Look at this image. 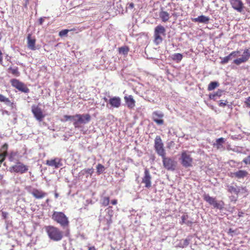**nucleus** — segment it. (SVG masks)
Wrapping results in <instances>:
<instances>
[{"mask_svg":"<svg viewBox=\"0 0 250 250\" xmlns=\"http://www.w3.org/2000/svg\"><path fill=\"white\" fill-rule=\"evenodd\" d=\"M2 53L0 50V62H2Z\"/></svg>","mask_w":250,"mask_h":250,"instance_id":"nucleus-51","label":"nucleus"},{"mask_svg":"<svg viewBox=\"0 0 250 250\" xmlns=\"http://www.w3.org/2000/svg\"><path fill=\"white\" fill-rule=\"evenodd\" d=\"M243 214V213L242 212H238V216L239 217L242 216V214Z\"/></svg>","mask_w":250,"mask_h":250,"instance_id":"nucleus-54","label":"nucleus"},{"mask_svg":"<svg viewBox=\"0 0 250 250\" xmlns=\"http://www.w3.org/2000/svg\"><path fill=\"white\" fill-rule=\"evenodd\" d=\"M183 56L180 53H175L171 56V58L172 60L179 62L183 59Z\"/></svg>","mask_w":250,"mask_h":250,"instance_id":"nucleus-24","label":"nucleus"},{"mask_svg":"<svg viewBox=\"0 0 250 250\" xmlns=\"http://www.w3.org/2000/svg\"><path fill=\"white\" fill-rule=\"evenodd\" d=\"M164 167L168 170H174L176 162L171 158L167 157L166 155L162 156Z\"/></svg>","mask_w":250,"mask_h":250,"instance_id":"nucleus-6","label":"nucleus"},{"mask_svg":"<svg viewBox=\"0 0 250 250\" xmlns=\"http://www.w3.org/2000/svg\"><path fill=\"white\" fill-rule=\"evenodd\" d=\"M125 101L127 107L130 109L133 108L135 106V101L132 95L125 96L124 97Z\"/></svg>","mask_w":250,"mask_h":250,"instance_id":"nucleus-18","label":"nucleus"},{"mask_svg":"<svg viewBox=\"0 0 250 250\" xmlns=\"http://www.w3.org/2000/svg\"><path fill=\"white\" fill-rule=\"evenodd\" d=\"M165 28L161 25H159L155 27L154 31V42L157 44H159L162 42V38L161 37V35L165 34Z\"/></svg>","mask_w":250,"mask_h":250,"instance_id":"nucleus-7","label":"nucleus"},{"mask_svg":"<svg viewBox=\"0 0 250 250\" xmlns=\"http://www.w3.org/2000/svg\"><path fill=\"white\" fill-rule=\"evenodd\" d=\"M151 177L148 169L145 170V176L143 178L142 182L145 184L146 188H150L151 186Z\"/></svg>","mask_w":250,"mask_h":250,"instance_id":"nucleus-13","label":"nucleus"},{"mask_svg":"<svg viewBox=\"0 0 250 250\" xmlns=\"http://www.w3.org/2000/svg\"><path fill=\"white\" fill-rule=\"evenodd\" d=\"M61 159L56 158L54 159L48 160L46 161V165L55 168H59L62 166L61 163Z\"/></svg>","mask_w":250,"mask_h":250,"instance_id":"nucleus-15","label":"nucleus"},{"mask_svg":"<svg viewBox=\"0 0 250 250\" xmlns=\"http://www.w3.org/2000/svg\"><path fill=\"white\" fill-rule=\"evenodd\" d=\"M8 148V145L6 144H5L3 145L2 147V152L1 153H0V154L3 155V160L4 159V158L5 156L7 155V149Z\"/></svg>","mask_w":250,"mask_h":250,"instance_id":"nucleus-33","label":"nucleus"},{"mask_svg":"<svg viewBox=\"0 0 250 250\" xmlns=\"http://www.w3.org/2000/svg\"><path fill=\"white\" fill-rule=\"evenodd\" d=\"M88 250H95L94 247H91L89 248Z\"/></svg>","mask_w":250,"mask_h":250,"instance_id":"nucleus-53","label":"nucleus"},{"mask_svg":"<svg viewBox=\"0 0 250 250\" xmlns=\"http://www.w3.org/2000/svg\"><path fill=\"white\" fill-rule=\"evenodd\" d=\"M32 112L35 118L39 122L42 121L45 117L42 109L37 105H33L31 107Z\"/></svg>","mask_w":250,"mask_h":250,"instance_id":"nucleus-9","label":"nucleus"},{"mask_svg":"<svg viewBox=\"0 0 250 250\" xmlns=\"http://www.w3.org/2000/svg\"><path fill=\"white\" fill-rule=\"evenodd\" d=\"M209 18L204 15L198 17L193 19V21L200 23H207L208 22Z\"/></svg>","mask_w":250,"mask_h":250,"instance_id":"nucleus-23","label":"nucleus"},{"mask_svg":"<svg viewBox=\"0 0 250 250\" xmlns=\"http://www.w3.org/2000/svg\"><path fill=\"white\" fill-rule=\"evenodd\" d=\"M246 104H247V105H250V96L247 99V101L246 102Z\"/></svg>","mask_w":250,"mask_h":250,"instance_id":"nucleus-46","label":"nucleus"},{"mask_svg":"<svg viewBox=\"0 0 250 250\" xmlns=\"http://www.w3.org/2000/svg\"><path fill=\"white\" fill-rule=\"evenodd\" d=\"M109 198L107 197H104L102 199V204L104 206H106L109 204Z\"/></svg>","mask_w":250,"mask_h":250,"instance_id":"nucleus-38","label":"nucleus"},{"mask_svg":"<svg viewBox=\"0 0 250 250\" xmlns=\"http://www.w3.org/2000/svg\"><path fill=\"white\" fill-rule=\"evenodd\" d=\"M243 162L245 163L246 164L250 165V155L244 159L243 160Z\"/></svg>","mask_w":250,"mask_h":250,"instance_id":"nucleus-42","label":"nucleus"},{"mask_svg":"<svg viewBox=\"0 0 250 250\" xmlns=\"http://www.w3.org/2000/svg\"><path fill=\"white\" fill-rule=\"evenodd\" d=\"M31 194L36 199H42L46 195L45 192L37 189H34L31 192Z\"/></svg>","mask_w":250,"mask_h":250,"instance_id":"nucleus-21","label":"nucleus"},{"mask_svg":"<svg viewBox=\"0 0 250 250\" xmlns=\"http://www.w3.org/2000/svg\"><path fill=\"white\" fill-rule=\"evenodd\" d=\"M239 54H240L239 51H233L229 54V56L232 59L233 58H235V57H238L239 56Z\"/></svg>","mask_w":250,"mask_h":250,"instance_id":"nucleus-40","label":"nucleus"},{"mask_svg":"<svg viewBox=\"0 0 250 250\" xmlns=\"http://www.w3.org/2000/svg\"><path fill=\"white\" fill-rule=\"evenodd\" d=\"M219 84L217 82H212L208 85V91L214 90L219 86Z\"/></svg>","mask_w":250,"mask_h":250,"instance_id":"nucleus-27","label":"nucleus"},{"mask_svg":"<svg viewBox=\"0 0 250 250\" xmlns=\"http://www.w3.org/2000/svg\"><path fill=\"white\" fill-rule=\"evenodd\" d=\"M204 199L210 205L213 206L214 208L221 209L223 208L224 204L222 201L218 202L214 198L210 197L208 194H205Z\"/></svg>","mask_w":250,"mask_h":250,"instance_id":"nucleus-8","label":"nucleus"},{"mask_svg":"<svg viewBox=\"0 0 250 250\" xmlns=\"http://www.w3.org/2000/svg\"><path fill=\"white\" fill-rule=\"evenodd\" d=\"M10 169L11 171L22 174L28 170V167L19 162L11 167Z\"/></svg>","mask_w":250,"mask_h":250,"instance_id":"nucleus-10","label":"nucleus"},{"mask_svg":"<svg viewBox=\"0 0 250 250\" xmlns=\"http://www.w3.org/2000/svg\"><path fill=\"white\" fill-rule=\"evenodd\" d=\"M85 172L91 175L93 172V170L92 168H88L85 170Z\"/></svg>","mask_w":250,"mask_h":250,"instance_id":"nucleus-43","label":"nucleus"},{"mask_svg":"<svg viewBox=\"0 0 250 250\" xmlns=\"http://www.w3.org/2000/svg\"><path fill=\"white\" fill-rule=\"evenodd\" d=\"M248 191L246 187H238V194H248Z\"/></svg>","mask_w":250,"mask_h":250,"instance_id":"nucleus-30","label":"nucleus"},{"mask_svg":"<svg viewBox=\"0 0 250 250\" xmlns=\"http://www.w3.org/2000/svg\"><path fill=\"white\" fill-rule=\"evenodd\" d=\"M27 45L28 48L31 50H35L37 49V47L35 46L36 39L35 38H33L31 34H28L27 38Z\"/></svg>","mask_w":250,"mask_h":250,"instance_id":"nucleus-16","label":"nucleus"},{"mask_svg":"<svg viewBox=\"0 0 250 250\" xmlns=\"http://www.w3.org/2000/svg\"><path fill=\"white\" fill-rule=\"evenodd\" d=\"M108 103L112 107L119 108L121 105V99L119 97H114L109 100Z\"/></svg>","mask_w":250,"mask_h":250,"instance_id":"nucleus-17","label":"nucleus"},{"mask_svg":"<svg viewBox=\"0 0 250 250\" xmlns=\"http://www.w3.org/2000/svg\"><path fill=\"white\" fill-rule=\"evenodd\" d=\"M129 51V49L126 46H123L119 48V53L123 55L127 54Z\"/></svg>","mask_w":250,"mask_h":250,"instance_id":"nucleus-29","label":"nucleus"},{"mask_svg":"<svg viewBox=\"0 0 250 250\" xmlns=\"http://www.w3.org/2000/svg\"><path fill=\"white\" fill-rule=\"evenodd\" d=\"M226 105V102H223V101H220V103L219 104V105L221 106H224Z\"/></svg>","mask_w":250,"mask_h":250,"instance_id":"nucleus-47","label":"nucleus"},{"mask_svg":"<svg viewBox=\"0 0 250 250\" xmlns=\"http://www.w3.org/2000/svg\"><path fill=\"white\" fill-rule=\"evenodd\" d=\"M55 196L56 198H57L58 197V194L57 193H56Z\"/></svg>","mask_w":250,"mask_h":250,"instance_id":"nucleus-55","label":"nucleus"},{"mask_svg":"<svg viewBox=\"0 0 250 250\" xmlns=\"http://www.w3.org/2000/svg\"><path fill=\"white\" fill-rule=\"evenodd\" d=\"M117 203V200H113L111 201V204L113 205H116Z\"/></svg>","mask_w":250,"mask_h":250,"instance_id":"nucleus-49","label":"nucleus"},{"mask_svg":"<svg viewBox=\"0 0 250 250\" xmlns=\"http://www.w3.org/2000/svg\"><path fill=\"white\" fill-rule=\"evenodd\" d=\"M64 118V121H72L74 123L76 120V115L73 116H69V115H64L63 116Z\"/></svg>","mask_w":250,"mask_h":250,"instance_id":"nucleus-32","label":"nucleus"},{"mask_svg":"<svg viewBox=\"0 0 250 250\" xmlns=\"http://www.w3.org/2000/svg\"><path fill=\"white\" fill-rule=\"evenodd\" d=\"M134 6V5L133 3H130L128 4V8L130 9H132Z\"/></svg>","mask_w":250,"mask_h":250,"instance_id":"nucleus-45","label":"nucleus"},{"mask_svg":"<svg viewBox=\"0 0 250 250\" xmlns=\"http://www.w3.org/2000/svg\"><path fill=\"white\" fill-rule=\"evenodd\" d=\"M46 231L49 237L53 241H58L62 238V231L56 227L48 226L46 228Z\"/></svg>","mask_w":250,"mask_h":250,"instance_id":"nucleus-1","label":"nucleus"},{"mask_svg":"<svg viewBox=\"0 0 250 250\" xmlns=\"http://www.w3.org/2000/svg\"><path fill=\"white\" fill-rule=\"evenodd\" d=\"M232 7L239 12H241L243 9V4L241 0H230Z\"/></svg>","mask_w":250,"mask_h":250,"instance_id":"nucleus-19","label":"nucleus"},{"mask_svg":"<svg viewBox=\"0 0 250 250\" xmlns=\"http://www.w3.org/2000/svg\"><path fill=\"white\" fill-rule=\"evenodd\" d=\"M6 114L7 115H9V113H8V112L7 111H6V110H4L2 111V114Z\"/></svg>","mask_w":250,"mask_h":250,"instance_id":"nucleus-52","label":"nucleus"},{"mask_svg":"<svg viewBox=\"0 0 250 250\" xmlns=\"http://www.w3.org/2000/svg\"><path fill=\"white\" fill-rule=\"evenodd\" d=\"M221 63L225 64L227 63L230 60H231L229 55L221 59Z\"/></svg>","mask_w":250,"mask_h":250,"instance_id":"nucleus-37","label":"nucleus"},{"mask_svg":"<svg viewBox=\"0 0 250 250\" xmlns=\"http://www.w3.org/2000/svg\"><path fill=\"white\" fill-rule=\"evenodd\" d=\"M44 20L43 18H41L40 19H39V22H40V24H42V22Z\"/></svg>","mask_w":250,"mask_h":250,"instance_id":"nucleus-50","label":"nucleus"},{"mask_svg":"<svg viewBox=\"0 0 250 250\" xmlns=\"http://www.w3.org/2000/svg\"><path fill=\"white\" fill-rule=\"evenodd\" d=\"M15 155H16V153L14 152H12L10 154V155L9 156V157L10 161H13V160H14L13 156Z\"/></svg>","mask_w":250,"mask_h":250,"instance_id":"nucleus-44","label":"nucleus"},{"mask_svg":"<svg viewBox=\"0 0 250 250\" xmlns=\"http://www.w3.org/2000/svg\"><path fill=\"white\" fill-rule=\"evenodd\" d=\"M250 58V49H246L243 53L242 57L236 59L234 60L233 63L236 65H240V64L245 62L248 61Z\"/></svg>","mask_w":250,"mask_h":250,"instance_id":"nucleus-12","label":"nucleus"},{"mask_svg":"<svg viewBox=\"0 0 250 250\" xmlns=\"http://www.w3.org/2000/svg\"><path fill=\"white\" fill-rule=\"evenodd\" d=\"M163 116V114L159 112H154L152 114L153 120L159 125L164 124V120L161 119Z\"/></svg>","mask_w":250,"mask_h":250,"instance_id":"nucleus-14","label":"nucleus"},{"mask_svg":"<svg viewBox=\"0 0 250 250\" xmlns=\"http://www.w3.org/2000/svg\"><path fill=\"white\" fill-rule=\"evenodd\" d=\"M3 155L0 154V164L3 162Z\"/></svg>","mask_w":250,"mask_h":250,"instance_id":"nucleus-48","label":"nucleus"},{"mask_svg":"<svg viewBox=\"0 0 250 250\" xmlns=\"http://www.w3.org/2000/svg\"><path fill=\"white\" fill-rule=\"evenodd\" d=\"M180 159L181 160V164L184 167H188L192 166L193 159L189 151H183Z\"/></svg>","mask_w":250,"mask_h":250,"instance_id":"nucleus-4","label":"nucleus"},{"mask_svg":"<svg viewBox=\"0 0 250 250\" xmlns=\"http://www.w3.org/2000/svg\"><path fill=\"white\" fill-rule=\"evenodd\" d=\"M225 140L223 138H220L216 140V144L214 146H216L217 149H220L223 147V144L224 143Z\"/></svg>","mask_w":250,"mask_h":250,"instance_id":"nucleus-25","label":"nucleus"},{"mask_svg":"<svg viewBox=\"0 0 250 250\" xmlns=\"http://www.w3.org/2000/svg\"><path fill=\"white\" fill-rule=\"evenodd\" d=\"M69 31V30L67 29L62 30L59 32V35L61 37L65 36L67 34Z\"/></svg>","mask_w":250,"mask_h":250,"instance_id":"nucleus-41","label":"nucleus"},{"mask_svg":"<svg viewBox=\"0 0 250 250\" xmlns=\"http://www.w3.org/2000/svg\"><path fill=\"white\" fill-rule=\"evenodd\" d=\"M188 216L187 214H184L182 216V222H181V224H185L189 226L192 224V222L188 220Z\"/></svg>","mask_w":250,"mask_h":250,"instance_id":"nucleus-26","label":"nucleus"},{"mask_svg":"<svg viewBox=\"0 0 250 250\" xmlns=\"http://www.w3.org/2000/svg\"><path fill=\"white\" fill-rule=\"evenodd\" d=\"M96 168H97V173L99 174L103 173L105 169L104 166L100 164L97 166Z\"/></svg>","mask_w":250,"mask_h":250,"instance_id":"nucleus-34","label":"nucleus"},{"mask_svg":"<svg viewBox=\"0 0 250 250\" xmlns=\"http://www.w3.org/2000/svg\"><path fill=\"white\" fill-rule=\"evenodd\" d=\"M159 17L162 21L165 22L168 21L170 18L169 14L167 11H163L162 9L159 13Z\"/></svg>","mask_w":250,"mask_h":250,"instance_id":"nucleus-22","label":"nucleus"},{"mask_svg":"<svg viewBox=\"0 0 250 250\" xmlns=\"http://www.w3.org/2000/svg\"><path fill=\"white\" fill-rule=\"evenodd\" d=\"M249 174L248 172L244 170H239L232 173V176L237 179H243Z\"/></svg>","mask_w":250,"mask_h":250,"instance_id":"nucleus-20","label":"nucleus"},{"mask_svg":"<svg viewBox=\"0 0 250 250\" xmlns=\"http://www.w3.org/2000/svg\"><path fill=\"white\" fill-rule=\"evenodd\" d=\"M76 120L73 123L75 128H79L81 124H86L91 120V116L88 114H76Z\"/></svg>","mask_w":250,"mask_h":250,"instance_id":"nucleus-2","label":"nucleus"},{"mask_svg":"<svg viewBox=\"0 0 250 250\" xmlns=\"http://www.w3.org/2000/svg\"><path fill=\"white\" fill-rule=\"evenodd\" d=\"M0 102H4L6 104H9L10 102L8 98L4 96L3 95L0 94Z\"/></svg>","mask_w":250,"mask_h":250,"instance_id":"nucleus-36","label":"nucleus"},{"mask_svg":"<svg viewBox=\"0 0 250 250\" xmlns=\"http://www.w3.org/2000/svg\"><path fill=\"white\" fill-rule=\"evenodd\" d=\"M154 147L157 153L162 157L166 155V151L164 149V144L159 136H157L154 140Z\"/></svg>","mask_w":250,"mask_h":250,"instance_id":"nucleus-5","label":"nucleus"},{"mask_svg":"<svg viewBox=\"0 0 250 250\" xmlns=\"http://www.w3.org/2000/svg\"><path fill=\"white\" fill-rule=\"evenodd\" d=\"M238 187H234L233 186H228V190L230 193H234L236 194H238Z\"/></svg>","mask_w":250,"mask_h":250,"instance_id":"nucleus-28","label":"nucleus"},{"mask_svg":"<svg viewBox=\"0 0 250 250\" xmlns=\"http://www.w3.org/2000/svg\"><path fill=\"white\" fill-rule=\"evenodd\" d=\"M247 2L250 4V0H247Z\"/></svg>","mask_w":250,"mask_h":250,"instance_id":"nucleus-56","label":"nucleus"},{"mask_svg":"<svg viewBox=\"0 0 250 250\" xmlns=\"http://www.w3.org/2000/svg\"><path fill=\"white\" fill-rule=\"evenodd\" d=\"M9 70L11 71V73H12L14 75L18 76H19L20 73L18 71V69L17 67L12 68L10 67Z\"/></svg>","mask_w":250,"mask_h":250,"instance_id":"nucleus-35","label":"nucleus"},{"mask_svg":"<svg viewBox=\"0 0 250 250\" xmlns=\"http://www.w3.org/2000/svg\"><path fill=\"white\" fill-rule=\"evenodd\" d=\"M180 244L182 247H187L189 244L188 240L187 239L182 240L181 241Z\"/></svg>","mask_w":250,"mask_h":250,"instance_id":"nucleus-39","label":"nucleus"},{"mask_svg":"<svg viewBox=\"0 0 250 250\" xmlns=\"http://www.w3.org/2000/svg\"><path fill=\"white\" fill-rule=\"evenodd\" d=\"M223 91L221 90H218L216 92L213 94H210L209 98L211 99H214L216 96L220 97L222 95Z\"/></svg>","mask_w":250,"mask_h":250,"instance_id":"nucleus-31","label":"nucleus"},{"mask_svg":"<svg viewBox=\"0 0 250 250\" xmlns=\"http://www.w3.org/2000/svg\"><path fill=\"white\" fill-rule=\"evenodd\" d=\"M11 84L13 86L24 93H28L29 89L22 83L20 82L17 79H12L11 81Z\"/></svg>","mask_w":250,"mask_h":250,"instance_id":"nucleus-11","label":"nucleus"},{"mask_svg":"<svg viewBox=\"0 0 250 250\" xmlns=\"http://www.w3.org/2000/svg\"><path fill=\"white\" fill-rule=\"evenodd\" d=\"M52 219L62 227L67 226L69 223L68 218L62 212L55 211L52 215Z\"/></svg>","mask_w":250,"mask_h":250,"instance_id":"nucleus-3","label":"nucleus"}]
</instances>
